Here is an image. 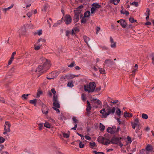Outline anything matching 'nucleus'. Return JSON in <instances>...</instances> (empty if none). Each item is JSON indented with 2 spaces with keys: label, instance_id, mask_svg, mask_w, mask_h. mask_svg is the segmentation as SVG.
Returning a JSON list of instances; mask_svg holds the SVG:
<instances>
[{
  "label": "nucleus",
  "instance_id": "nucleus-1",
  "mask_svg": "<svg viewBox=\"0 0 154 154\" xmlns=\"http://www.w3.org/2000/svg\"><path fill=\"white\" fill-rule=\"evenodd\" d=\"M41 60L42 62V64L39 65L35 70L36 72H39V74L46 72L49 69L51 66L50 61L48 60L42 58Z\"/></svg>",
  "mask_w": 154,
  "mask_h": 154
},
{
  "label": "nucleus",
  "instance_id": "nucleus-2",
  "mask_svg": "<svg viewBox=\"0 0 154 154\" xmlns=\"http://www.w3.org/2000/svg\"><path fill=\"white\" fill-rule=\"evenodd\" d=\"M96 87V84L94 82H91L88 84L84 85V89L85 91L88 93L92 92L95 90Z\"/></svg>",
  "mask_w": 154,
  "mask_h": 154
},
{
  "label": "nucleus",
  "instance_id": "nucleus-3",
  "mask_svg": "<svg viewBox=\"0 0 154 154\" xmlns=\"http://www.w3.org/2000/svg\"><path fill=\"white\" fill-rule=\"evenodd\" d=\"M116 109L114 107H110L108 105H107L106 109V112L103 113V117L106 118L110 114L113 115L115 112Z\"/></svg>",
  "mask_w": 154,
  "mask_h": 154
},
{
  "label": "nucleus",
  "instance_id": "nucleus-4",
  "mask_svg": "<svg viewBox=\"0 0 154 154\" xmlns=\"http://www.w3.org/2000/svg\"><path fill=\"white\" fill-rule=\"evenodd\" d=\"M11 126V125L8 122L6 121L5 122L4 128V131L3 133L4 134H6L7 133L10 132Z\"/></svg>",
  "mask_w": 154,
  "mask_h": 154
},
{
  "label": "nucleus",
  "instance_id": "nucleus-5",
  "mask_svg": "<svg viewBox=\"0 0 154 154\" xmlns=\"http://www.w3.org/2000/svg\"><path fill=\"white\" fill-rule=\"evenodd\" d=\"M131 124L132 128L135 129L136 126H138L139 127L140 123L139 120L138 118L134 119V122H131Z\"/></svg>",
  "mask_w": 154,
  "mask_h": 154
},
{
  "label": "nucleus",
  "instance_id": "nucleus-6",
  "mask_svg": "<svg viewBox=\"0 0 154 154\" xmlns=\"http://www.w3.org/2000/svg\"><path fill=\"white\" fill-rule=\"evenodd\" d=\"M53 105L54 107H56L58 108L60 107V105L59 102L58 100L57 97H55V96L53 97Z\"/></svg>",
  "mask_w": 154,
  "mask_h": 154
},
{
  "label": "nucleus",
  "instance_id": "nucleus-7",
  "mask_svg": "<svg viewBox=\"0 0 154 154\" xmlns=\"http://www.w3.org/2000/svg\"><path fill=\"white\" fill-rule=\"evenodd\" d=\"M122 137H113L111 140V143L113 144H117L120 142Z\"/></svg>",
  "mask_w": 154,
  "mask_h": 154
},
{
  "label": "nucleus",
  "instance_id": "nucleus-8",
  "mask_svg": "<svg viewBox=\"0 0 154 154\" xmlns=\"http://www.w3.org/2000/svg\"><path fill=\"white\" fill-rule=\"evenodd\" d=\"M145 149L146 151V154H149L150 152H152L153 150L152 146L149 144L147 145Z\"/></svg>",
  "mask_w": 154,
  "mask_h": 154
},
{
  "label": "nucleus",
  "instance_id": "nucleus-9",
  "mask_svg": "<svg viewBox=\"0 0 154 154\" xmlns=\"http://www.w3.org/2000/svg\"><path fill=\"white\" fill-rule=\"evenodd\" d=\"M65 23L66 24H69L72 21V19L70 16L69 15H66L65 17L64 20Z\"/></svg>",
  "mask_w": 154,
  "mask_h": 154
},
{
  "label": "nucleus",
  "instance_id": "nucleus-10",
  "mask_svg": "<svg viewBox=\"0 0 154 154\" xmlns=\"http://www.w3.org/2000/svg\"><path fill=\"white\" fill-rule=\"evenodd\" d=\"M110 39L111 42L110 47L112 48H116V42L114 41V40L112 37H110Z\"/></svg>",
  "mask_w": 154,
  "mask_h": 154
},
{
  "label": "nucleus",
  "instance_id": "nucleus-11",
  "mask_svg": "<svg viewBox=\"0 0 154 154\" xmlns=\"http://www.w3.org/2000/svg\"><path fill=\"white\" fill-rule=\"evenodd\" d=\"M114 62L111 60L106 59L104 61V63L107 64L108 66L112 65Z\"/></svg>",
  "mask_w": 154,
  "mask_h": 154
},
{
  "label": "nucleus",
  "instance_id": "nucleus-12",
  "mask_svg": "<svg viewBox=\"0 0 154 154\" xmlns=\"http://www.w3.org/2000/svg\"><path fill=\"white\" fill-rule=\"evenodd\" d=\"M106 138L102 137H99L98 139L97 140L99 142L103 144L104 141L105 140Z\"/></svg>",
  "mask_w": 154,
  "mask_h": 154
},
{
  "label": "nucleus",
  "instance_id": "nucleus-13",
  "mask_svg": "<svg viewBox=\"0 0 154 154\" xmlns=\"http://www.w3.org/2000/svg\"><path fill=\"white\" fill-rule=\"evenodd\" d=\"M14 6V4H12L11 5L8 7L5 8H2V10L4 13H6L7 11L9 10L10 9L12 8Z\"/></svg>",
  "mask_w": 154,
  "mask_h": 154
},
{
  "label": "nucleus",
  "instance_id": "nucleus-14",
  "mask_svg": "<svg viewBox=\"0 0 154 154\" xmlns=\"http://www.w3.org/2000/svg\"><path fill=\"white\" fill-rule=\"evenodd\" d=\"M92 5L96 10L100 8L101 7V5H99L97 3H93L92 4Z\"/></svg>",
  "mask_w": 154,
  "mask_h": 154
},
{
  "label": "nucleus",
  "instance_id": "nucleus-15",
  "mask_svg": "<svg viewBox=\"0 0 154 154\" xmlns=\"http://www.w3.org/2000/svg\"><path fill=\"white\" fill-rule=\"evenodd\" d=\"M87 104L86 111L88 112H89L91 109V107L90 103L88 100L87 101Z\"/></svg>",
  "mask_w": 154,
  "mask_h": 154
},
{
  "label": "nucleus",
  "instance_id": "nucleus-16",
  "mask_svg": "<svg viewBox=\"0 0 154 154\" xmlns=\"http://www.w3.org/2000/svg\"><path fill=\"white\" fill-rule=\"evenodd\" d=\"M120 25L122 27L124 28H125L127 26V24L125 20H123V19L122 20Z\"/></svg>",
  "mask_w": 154,
  "mask_h": 154
},
{
  "label": "nucleus",
  "instance_id": "nucleus-17",
  "mask_svg": "<svg viewBox=\"0 0 154 154\" xmlns=\"http://www.w3.org/2000/svg\"><path fill=\"white\" fill-rule=\"evenodd\" d=\"M26 32L25 28L24 27H22L19 30V33H20V35H21L24 34L25 32Z\"/></svg>",
  "mask_w": 154,
  "mask_h": 154
},
{
  "label": "nucleus",
  "instance_id": "nucleus-18",
  "mask_svg": "<svg viewBox=\"0 0 154 154\" xmlns=\"http://www.w3.org/2000/svg\"><path fill=\"white\" fill-rule=\"evenodd\" d=\"M132 114L131 113H128L127 112L125 111L124 113V116L125 117H132Z\"/></svg>",
  "mask_w": 154,
  "mask_h": 154
},
{
  "label": "nucleus",
  "instance_id": "nucleus-19",
  "mask_svg": "<svg viewBox=\"0 0 154 154\" xmlns=\"http://www.w3.org/2000/svg\"><path fill=\"white\" fill-rule=\"evenodd\" d=\"M79 15H74V21L75 23L77 22L79 20Z\"/></svg>",
  "mask_w": 154,
  "mask_h": 154
},
{
  "label": "nucleus",
  "instance_id": "nucleus-20",
  "mask_svg": "<svg viewBox=\"0 0 154 154\" xmlns=\"http://www.w3.org/2000/svg\"><path fill=\"white\" fill-rule=\"evenodd\" d=\"M120 0H110V2L115 5H117L119 2Z\"/></svg>",
  "mask_w": 154,
  "mask_h": 154
},
{
  "label": "nucleus",
  "instance_id": "nucleus-21",
  "mask_svg": "<svg viewBox=\"0 0 154 154\" xmlns=\"http://www.w3.org/2000/svg\"><path fill=\"white\" fill-rule=\"evenodd\" d=\"M81 11L82 10L81 9L76 8V10L74 11L75 14L76 15H79V14L81 13Z\"/></svg>",
  "mask_w": 154,
  "mask_h": 154
},
{
  "label": "nucleus",
  "instance_id": "nucleus-22",
  "mask_svg": "<svg viewBox=\"0 0 154 154\" xmlns=\"http://www.w3.org/2000/svg\"><path fill=\"white\" fill-rule=\"evenodd\" d=\"M83 38L85 42L87 44V45H88V42L90 41V39L88 37H87L85 36L83 37Z\"/></svg>",
  "mask_w": 154,
  "mask_h": 154
},
{
  "label": "nucleus",
  "instance_id": "nucleus-23",
  "mask_svg": "<svg viewBox=\"0 0 154 154\" xmlns=\"http://www.w3.org/2000/svg\"><path fill=\"white\" fill-rule=\"evenodd\" d=\"M66 78L67 79H70L74 78L73 75L68 74L66 75Z\"/></svg>",
  "mask_w": 154,
  "mask_h": 154
},
{
  "label": "nucleus",
  "instance_id": "nucleus-24",
  "mask_svg": "<svg viewBox=\"0 0 154 154\" xmlns=\"http://www.w3.org/2000/svg\"><path fill=\"white\" fill-rule=\"evenodd\" d=\"M91 14L90 12L89 11H88L85 12L84 14V16L85 17H88Z\"/></svg>",
  "mask_w": 154,
  "mask_h": 154
},
{
  "label": "nucleus",
  "instance_id": "nucleus-25",
  "mask_svg": "<svg viewBox=\"0 0 154 154\" xmlns=\"http://www.w3.org/2000/svg\"><path fill=\"white\" fill-rule=\"evenodd\" d=\"M82 99L83 101H85L86 100V94L83 93L81 95Z\"/></svg>",
  "mask_w": 154,
  "mask_h": 154
},
{
  "label": "nucleus",
  "instance_id": "nucleus-26",
  "mask_svg": "<svg viewBox=\"0 0 154 154\" xmlns=\"http://www.w3.org/2000/svg\"><path fill=\"white\" fill-rule=\"evenodd\" d=\"M105 126L102 123H100V126H99V128H100V130L101 131H103L105 129Z\"/></svg>",
  "mask_w": 154,
  "mask_h": 154
},
{
  "label": "nucleus",
  "instance_id": "nucleus-27",
  "mask_svg": "<svg viewBox=\"0 0 154 154\" xmlns=\"http://www.w3.org/2000/svg\"><path fill=\"white\" fill-rule=\"evenodd\" d=\"M42 113L45 114H47L48 112V109L47 107L42 109Z\"/></svg>",
  "mask_w": 154,
  "mask_h": 154
},
{
  "label": "nucleus",
  "instance_id": "nucleus-28",
  "mask_svg": "<svg viewBox=\"0 0 154 154\" xmlns=\"http://www.w3.org/2000/svg\"><path fill=\"white\" fill-rule=\"evenodd\" d=\"M92 101L94 102V103H97L98 105H100L101 103V101L97 99H93Z\"/></svg>",
  "mask_w": 154,
  "mask_h": 154
},
{
  "label": "nucleus",
  "instance_id": "nucleus-29",
  "mask_svg": "<svg viewBox=\"0 0 154 154\" xmlns=\"http://www.w3.org/2000/svg\"><path fill=\"white\" fill-rule=\"evenodd\" d=\"M114 131H113L111 127H108L107 129V131L108 133H110L111 134L114 133Z\"/></svg>",
  "mask_w": 154,
  "mask_h": 154
},
{
  "label": "nucleus",
  "instance_id": "nucleus-30",
  "mask_svg": "<svg viewBox=\"0 0 154 154\" xmlns=\"http://www.w3.org/2000/svg\"><path fill=\"white\" fill-rule=\"evenodd\" d=\"M111 143V141H110L109 140L106 138L105 142H104V144L105 145H107Z\"/></svg>",
  "mask_w": 154,
  "mask_h": 154
},
{
  "label": "nucleus",
  "instance_id": "nucleus-31",
  "mask_svg": "<svg viewBox=\"0 0 154 154\" xmlns=\"http://www.w3.org/2000/svg\"><path fill=\"white\" fill-rule=\"evenodd\" d=\"M14 58V56L12 55L11 58H10V60H9L8 63V65H10L11 63Z\"/></svg>",
  "mask_w": 154,
  "mask_h": 154
},
{
  "label": "nucleus",
  "instance_id": "nucleus-32",
  "mask_svg": "<svg viewBox=\"0 0 154 154\" xmlns=\"http://www.w3.org/2000/svg\"><path fill=\"white\" fill-rule=\"evenodd\" d=\"M44 126L48 128H51L50 124L48 122H46L44 124Z\"/></svg>",
  "mask_w": 154,
  "mask_h": 154
},
{
  "label": "nucleus",
  "instance_id": "nucleus-33",
  "mask_svg": "<svg viewBox=\"0 0 154 154\" xmlns=\"http://www.w3.org/2000/svg\"><path fill=\"white\" fill-rule=\"evenodd\" d=\"M37 100L36 99H35L33 100H30V103L34 104L35 105L36 104Z\"/></svg>",
  "mask_w": 154,
  "mask_h": 154
},
{
  "label": "nucleus",
  "instance_id": "nucleus-34",
  "mask_svg": "<svg viewBox=\"0 0 154 154\" xmlns=\"http://www.w3.org/2000/svg\"><path fill=\"white\" fill-rule=\"evenodd\" d=\"M116 113L119 116H120L121 114V111L120 109L119 108H117L116 111Z\"/></svg>",
  "mask_w": 154,
  "mask_h": 154
},
{
  "label": "nucleus",
  "instance_id": "nucleus-35",
  "mask_svg": "<svg viewBox=\"0 0 154 154\" xmlns=\"http://www.w3.org/2000/svg\"><path fill=\"white\" fill-rule=\"evenodd\" d=\"M78 141L80 142V143L79 144V147L80 148L84 147L85 145L84 143H83L82 142L80 141L79 140H78Z\"/></svg>",
  "mask_w": 154,
  "mask_h": 154
},
{
  "label": "nucleus",
  "instance_id": "nucleus-36",
  "mask_svg": "<svg viewBox=\"0 0 154 154\" xmlns=\"http://www.w3.org/2000/svg\"><path fill=\"white\" fill-rule=\"evenodd\" d=\"M76 64L74 62H72L70 64L68 65V66L69 67L72 68L75 66Z\"/></svg>",
  "mask_w": 154,
  "mask_h": 154
},
{
  "label": "nucleus",
  "instance_id": "nucleus-37",
  "mask_svg": "<svg viewBox=\"0 0 154 154\" xmlns=\"http://www.w3.org/2000/svg\"><path fill=\"white\" fill-rule=\"evenodd\" d=\"M150 11V10L149 8H147L146 9V13H145V15L146 16H149V12Z\"/></svg>",
  "mask_w": 154,
  "mask_h": 154
},
{
  "label": "nucleus",
  "instance_id": "nucleus-38",
  "mask_svg": "<svg viewBox=\"0 0 154 154\" xmlns=\"http://www.w3.org/2000/svg\"><path fill=\"white\" fill-rule=\"evenodd\" d=\"M30 94H25L22 95V97L23 100H26L27 99V96Z\"/></svg>",
  "mask_w": 154,
  "mask_h": 154
},
{
  "label": "nucleus",
  "instance_id": "nucleus-39",
  "mask_svg": "<svg viewBox=\"0 0 154 154\" xmlns=\"http://www.w3.org/2000/svg\"><path fill=\"white\" fill-rule=\"evenodd\" d=\"M142 117L144 119H147L148 118V116L146 114L143 113L142 115Z\"/></svg>",
  "mask_w": 154,
  "mask_h": 154
},
{
  "label": "nucleus",
  "instance_id": "nucleus-40",
  "mask_svg": "<svg viewBox=\"0 0 154 154\" xmlns=\"http://www.w3.org/2000/svg\"><path fill=\"white\" fill-rule=\"evenodd\" d=\"M84 16L82 17V19L81 20V23H86L87 21L86 19L85 18Z\"/></svg>",
  "mask_w": 154,
  "mask_h": 154
},
{
  "label": "nucleus",
  "instance_id": "nucleus-41",
  "mask_svg": "<svg viewBox=\"0 0 154 154\" xmlns=\"http://www.w3.org/2000/svg\"><path fill=\"white\" fill-rule=\"evenodd\" d=\"M66 75L65 76H62L60 78V80L62 82H64V81H66Z\"/></svg>",
  "mask_w": 154,
  "mask_h": 154
},
{
  "label": "nucleus",
  "instance_id": "nucleus-42",
  "mask_svg": "<svg viewBox=\"0 0 154 154\" xmlns=\"http://www.w3.org/2000/svg\"><path fill=\"white\" fill-rule=\"evenodd\" d=\"M51 91L52 92L53 94H54V96L53 97H54L55 96V97H57V96L56 95V91L55 90V89L54 88H52L51 89Z\"/></svg>",
  "mask_w": 154,
  "mask_h": 154
},
{
  "label": "nucleus",
  "instance_id": "nucleus-43",
  "mask_svg": "<svg viewBox=\"0 0 154 154\" xmlns=\"http://www.w3.org/2000/svg\"><path fill=\"white\" fill-rule=\"evenodd\" d=\"M42 29L39 30L35 32V33L39 35H40L42 34Z\"/></svg>",
  "mask_w": 154,
  "mask_h": 154
},
{
  "label": "nucleus",
  "instance_id": "nucleus-44",
  "mask_svg": "<svg viewBox=\"0 0 154 154\" xmlns=\"http://www.w3.org/2000/svg\"><path fill=\"white\" fill-rule=\"evenodd\" d=\"M130 4L132 5H134L136 7H137L138 6V3L137 2H134L132 3H130Z\"/></svg>",
  "mask_w": 154,
  "mask_h": 154
},
{
  "label": "nucleus",
  "instance_id": "nucleus-45",
  "mask_svg": "<svg viewBox=\"0 0 154 154\" xmlns=\"http://www.w3.org/2000/svg\"><path fill=\"white\" fill-rule=\"evenodd\" d=\"M5 141V139L2 137H0V143H3Z\"/></svg>",
  "mask_w": 154,
  "mask_h": 154
},
{
  "label": "nucleus",
  "instance_id": "nucleus-46",
  "mask_svg": "<svg viewBox=\"0 0 154 154\" xmlns=\"http://www.w3.org/2000/svg\"><path fill=\"white\" fill-rule=\"evenodd\" d=\"M41 41L42 42H46V40L45 39H42V38H40V39H38V40L37 43L38 44L39 43V42Z\"/></svg>",
  "mask_w": 154,
  "mask_h": 154
},
{
  "label": "nucleus",
  "instance_id": "nucleus-47",
  "mask_svg": "<svg viewBox=\"0 0 154 154\" xmlns=\"http://www.w3.org/2000/svg\"><path fill=\"white\" fill-rule=\"evenodd\" d=\"M72 120L73 121V123H78V121L75 117H73L72 118Z\"/></svg>",
  "mask_w": 154,
  "mask_h": 154
},
{
  "label": "nucleus",
  "instance_id": "nucleus-48",
  "mask_svg": "<svg viewBox=\"0 0 154 154\" xmlns=\"http://www.w3.org/2000/svg\"><path fill=\"white\" fill-rule=\"evenodd\" d=\"M129 20L130 21L131 23H132L136 22L137 20H135L134 18L132 17H130Z\"/></svg>",
  "mask_w": 154,
  "mask_h": 154
},
{
  "label": "nucleus",
  "instance_id": "nucleus-49",
  "mask_svg": "<svg viewBox=\"0 0 154 154\" xmlns=\"http://www.w3.org/2000/svg\"><path fill=\"white\" fill-rule=\"evenodd\" d=\"M93 153H95V154H105L103 152H97L96 151H93Z\"/></svg>",
  "mask_w": 154,
  "mask_h": 154
},
{
  "label": "nucleus",
  "instance_id": "nucleus-50",
  "mask_svg": "<svg viewBox=\"0 0 154 154\" xmlns=\"http://www.w3.org/2000/svg\"><path fill=\"white\" fill-rule=\"evenodd\" d=\"M43 123H39L38 124L39 130H41L43 128Z\"/></svg>",
  "mask_w": 154,
  "mask_h": 154
},
{
  "label": "nucleus",
  "instance_id": "nucleus-51",
  "mask_svg": "<svg viewBox=\"0 0 154 154\" xmlns=\"http://www.w3.org/2000/svg\"><path fill=\"white\" fill-rule=\"evenodd\" d=\"M67 86L70 87H72L73 86V84L72 82H69L67 84Z\"/></svg>",
  "mask_w": 154,
  "mask_h": 154
},
{
  "label": "nucleus",
  "instance_id": "nucleus-52",
  "mask_svg": "<svg viewBox=\"0 0 154 154\" xmlns=\"http://www.w3.org/2000/svg\"><path fill=\"white\" fill-rule=\"evenodd\" d=\"M42 92L41 91H38L36 97L38 98L39 97L40 95L42 94Z\"/></svg>",
  "mask_w": 154,
  "mask_h": 154
},
{
  "label": "nucleus",
  "instance_id": "nucleus-53",
  "mask_svg": "<svg viewBox=\"0 0 154 154\" xmlns=\"http://www.w3.org/2000/svg\"><path fill=\"white\" fill-rule=\"evenodd\" d=\"M121 128L119 126L117 128L116 130H115L114 131V133H117L120 130Z\"/></svg>",
  "mask_w": 154,
  "mask_h": 154
},
{
  "label": "nucleus",
  "instance_id": "nucleus-54",
  "mask_svg": "<svg viewBox=\"0 0 154 154\" xmlns=\"http://www.w3.org/2000/svg\"><path fill=\"white\" fill-rule=\"evenodd\" d=\"M99 69H100L99 71H100V73L101 74H104L105 71L104 69H103L102 68H99Z\"/></svg>",
  "mask_w": 154,
  "mask_h": 154
},
{
  "label": "nucleus",
  "instance_id": "nucleus-55",
  "mask_svg": "<svg viewBox=\"0 0 154 154\" xmlns=\"http://www.w3.org/2000/svg\"><path fill=\"white\" fill-rule=\"evenodd\" d=\"M34 49L36 50H38L41 47V46L40 45H38V46H35V45H34Z\"/></svg>",
  "mask_w": 154,
  "mask_h": 154
},
{
  "label": "nucleus",
  "instance_id": "nucleus-56",
  "mask_svg": "<svg viewBox=\"0 0 154 154\" xmlns=\"http://www.w3.org/2000/svg\"><path fill=\"white\" fill-rule=\"evenodd\" d=\"M52 108L54 110L56 111L57 113H60V110L58 108H57L56 107H53Z\"/></svg>",
  "mask_w": 154,
  "mask_h": 154
},
{
  "label": "nucleus",
  "instance_id": "nucleus-57",
  "mask_svg": "<svg viewBox=\"0 0 154 154\" xmlns=\"http://www.w3.org/2000/svg\"><path fill=\"white\" fill-rule=\"evenodd\" d=\"M63 136L64 137L66 138H68L69 137V134L66 133H64L63 134Z\"/></svg>",
  "mask_w": 154,
  "mask_h": 154
},
{
  "label": "nucleus",
  "instance_id": "nucleus-58",
  "mask_svg": "<svg viewBox=\"0 0 154 154\" xmlns=\"http://www.w3.org/2000/svg\"><path fill=\"white\" fill-rule=\"evenodd\" d=\"M96 9L93 7H92L91 9V14H93L94 13Z\"/></svg>",
  "mask_w": 154,
  "mask_h": 154
},
{
  "label": "nucleus",
  "instance_id": "nucleus-59",
  "mask_svg": "<svg viewBox=\"0 0 154 154\" xmlns=\"http://www.w3.org/2000/svg\"><path fill=\"white\" fill-rule=\"evenodd\" d=\"M119 102V101L118 100H112L110 102L112 103H114L116 104L118 102Z\"/></svg>",
  "mask_w": 154,
  "mask_h": 154
},
{
  "label": "nucleus",
  "instance_id": "nucleus-60",
  "mask_svg": "<svg viewBox=\"0 0 154 154\" xmlns=\"http://www.w3.org/2000/svg\"><path fill=\"white\" fill-rule=\"evenodd\" d=\"M151 57L152 60V63L153 65H154V54H152L151 55Z\"/></svg>",
  "mask_w": 154,
  "mask_h": 154
},
{
  "label": "nucleus",
  "instance_id": "nucleus-61",
  "mask_svg": "<svg viewBox=\"0 0 154 154\" xmlns=\"http://www.w3.org/2000/svg\"><path fill=\"white\" fill-rule=\"evenodd\" d=\"M96 29L97 30L96 33L97 34H98L99 31H100V28L98 26H97L96 27Z\"/></svg>",
  "mask_w": 154,
  "mask_h": 154
},
{
  "label": "nucleus",
  "instance_id": "nucleus-62",
  "mask_svg": "<svg viewBox=\"0 0 154 154\" xmlns=\"http://www.w3.org/2000/svg\"><path fill=\"white\" fill-rule=\"evenodd\" d=\"M5 147L3 145H0V152L4 149Z\"/></svg>",
  "mask_w": 154,
  "mask_h": 154
},
{
  "label": "nucleus",
  "instance_id": "nucleus-63",
  "mask_svg": "<svg viewBox=\"0 0 154 154\" xmlns=\"http://www.w3.org/2000/svg\"><path fill=\"white\" fill-rule=\"evenodd\" d=\"M90 145L91 146H92L93 147H94L95 146V143L94 142H90Z\"/></svg>",
  "mask_w": 154,
  "mask_h": 154
},
{
  "label": "nucleus",
  "instance_id": "nucleus-64",
  "mask_svg": "<svg viewBox=\"0 0 154 154\" xmlns=\"http://www.w3.org/2000/svg\"><path fill=\"white\" fill-rule=\"evenodd\" d=\"M26 14L29 18L32 15V13L31 12H29L27 13Z\"/></svg>",
  "mask_w": 154,
  "mask_h": 154
}]
</instances>
